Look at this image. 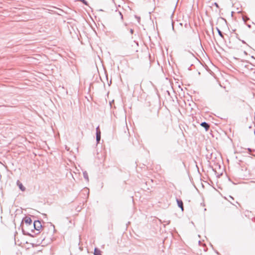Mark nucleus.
Wrapping results in <instances>:
<instances>
[{"label": "nucleus", "mask_w": 255, "mask_h": 255, "mask_svg": "<svg viewBox=\"0 0 255 255\" xmlns=\"http://www.w3.org/2000/svg\"><path fill=\"white\" fill-rule=\"evenodd\" d=\"M32 226H33L35 230L38 232V233H36V234H38L39 233V231L42 228L41 222L39 220L35 221Z\"/></svg>", "instance_id": "f257e3e1"}, {"label": "nucleus", "mask_w": 255, "mask_h": 255, "mask_svg": "<svg viewBox=\"0 0 255 255\" xmlns=\"http://www.w3.org/2000/svg\"><path fill=\"white\" fill-rule=\"evenodd\" d=\"M23 221H24L25 224L28 225V226L32 225V220L30 217H26L23 219Z\"/></svg>", "instance_id": "f03ea898"}, {"label": "nucleus", "mask_w": 255, "mask_h": 255, "mask_svg": "<svg viewBox=\"0 0 255 255\" xmlns=\"http://www.w3.org/2000/svg\"><path fill=\"white\" fill-rule=\"evenodd\" d=\"M176 201L178 204V207L181 208L182 211H183V203L181 200L180 199H176Z\"/></svg>", "instance_id": "7ed1b4c3"}, {"label": "nucleus", "mask_w": 255, "mask_h": 255, "mask_svg": "<svg viewBox=\"0 0 255 255\" xmlns=\"http://www.w3.org/2000/svg\"><path fill=\"white\" fill-rule=\"evenodd\" d=\"M201 126L205 129L206 131L208 130V129L210 128L209 125L208 123H207L206 122H202L201 124Z\"/></svg>", "instance_id": "20e7f679"}, {"label": "nucleus", "mask_w": 255, "mask_h": 255, "mask_svg": "<svg viewBox=\"0 0 255 255\" xmlns=\"http://www.w3.org/2000/svg\"><path fill=\"white\" fill-rule=\"evenodd\" d=\"M17 185L19 187V188L22 191H24L25 188L23 186L22 184L20 183L19 181L17 182Z\"/></svg>", "instance_id": "39448f33"}, {"label": "nucleus", "mask_w": 255, "mask_h": 255, "mask_svg": "<svg viewBox=\"0 0 255 255\" xmlns=\"http://www.w3.org/2000/svg\"><path fill=\"white\" fill-rule=\"evenodd\" d=\"M186 56L188 57L190 59H194L195 58V55L193 53L190 52H188L186 54Z\"/></svg>", "instance_id": "423d86ee"}, {"label": "nucleus", "mask_w": 255, "mask_h": 255, "mask_svg": "<svg viewBox=\"0 0 255 255\" xmlns=\"http://www.w3.org/2000/svg\"><path fill=\"white\" fill-rule=\"evenodd\" d=\"M94 255H102L101 251L97 248H96L94 250Z\"/></svg>", "instance_id": "0eeeda50"}, {"label": "nucleus", "mask_w": 255, "mask_h": 255, "mask_svg": "<svg viewBox=\"0 0 255 255\" xmlns=\"http://www.w3.org/2000/svg\"><path fill=\"white\" fill-rule=\"evenodd\" d=\"M101 140V133H96V141L97 143H99Z\"/></svg>", "instance_id": "6e6552de"}, {"label": "nucleus", "mask_w": 255, "mask_h": 255, "mask_svg": "<svg viewBox=\"0 0 255 255\" xmlns=\"http://www.w3.org/2000/svg\"><path fill=\"white\" fill-rule=\"evenodd\" d=\"M83 176H84V178L87 181H89V178H88V173L87 172L85 171L84 172H83Z\"/></svg>", "instance_id": "1a4fd4ad"}, {"label": "nucleus", "mask_w": 255, "mask_h": 255, "mask_svg": "<svg viewBox=\"0 0 255 255\" xmlns=\"http://www.w3.org/2000/svg\"><path fill=\"white\" fill-rule=\"evenodd\" d=\"M217 30L218 31V34L222 38H223V35L222 34V32H221V31L217 27Z\"/></svg>", "instance_id": "9d476101"}, {"label": "nucleus", "mask_w": 255, "mask_h": 255, "mask_svg": "<svg viewBox=\"0 0 255 255\" xmlns=\"http://www.w3.org/2000/svg\"><path fill=\"white\" fill-rule=\"evenodd\" d=\"M79 0L82 1L85 5H88V2L86 0Z\"/></svg>", "instance_id": "9b49d317"}, {"label": "nucleus", "mask_w": 255, "mask_h": 255, "mask_svg": "<svg viewBox=\"0 0 255 255\" xmlns=\"http://www.w3.org/2000/svg\"><path fill=\"white\" fill-rule=\"evenodd\" d=\"M98 132L99 133H101V131H100V128H99V126H98L96 128V133H98Z\"/></svg>", "instance_id": "f8f14e48"}, {"label": "nucleus", "mask_w": 255, "mask_h": 255, "mask_svg": "<svg viewBox=\"0 0 255 255\" xmlns=\"http://www.w3.org/2000/svg\"><path fill=\"white\" fill-rule=\"evenodd\" d=\"M118 13H119V15H120V16H121V18L122 19H123V14H122V13H121L120 11H119V12H118Z\"/></svg>", "instance_id": "ddd939ff"}, {"label": "nucleus", "mask_w": 255, "mask_h": 255, "mask_svg": "<svg viewBox=\"0 0 255 255\" xmlns=\"http://www.w3.org/2000/svg\"><path fill=\"white\" fill-rule=\"evenodd\" d=\"M248 150L249 152H252V151H255V149H253L252 148H248Z\"/></svg>", "instance_id": "4468645a"}, {"label": "nucleus", "mask_w": 255, "mask_h": 255, "mask_svg": "<svg viewBox=\"0 0 255 255\" xmlns=\"http://www.w3.org/2000/svg\"><path fill=\"white\" fill-rule=\"evenodd\" d=\"M214 4L217 7H219V5L217 2H214Z\"/></svg>", "instance_id": "2eb2a0df"}, {"label": "nucleus", "mask_w": 255, "mask_h": 255, "mask_svg": "<svg viewBox=\"0 0 255 255\" xmlns=\"http://www.w3.org/2000/svg\"><path fill=\"white\" fill-rule=\"evenodd\" d=\"M130 32L131 34H133V30L132 29H130Z\"/></svg>", "instance_id": "dca6fc26"}, {"label": "nucleus", "mask_w": 255, "mask_h": 255, "mask_svg": "<svg viewBox=\"0 0 255 255\" xmlns=\"http://www.w3.org/2000/svg\"><path fill=\"white\" fill-rule=\"evenodd\" d=\"M170 223V221H168L166 222V224H169Z\"/></svg>", "instance_id": "f3484780"}, {"label": "nucleus", "mask_w": 255, "mask_h": 255, "mask_svg": "<svg viewBox=\"0 0 255 255\" xmlns=\"http://www.w3.org/2000/svg\"><path fill=\"white\" fill-rule=\"evenodd\" d=\"M242 42H243V43H246V42H245V41L242 40Z\"/></svg>", "instance_id": "a211bd4d"}, {"label": "nucleus", "mask_w": 255, "mask_h": 255, "mask_svg": "<svg viewBox=\"0 0 255 255\" xmlns=\"http://www.w3.org/2000/svg\"><path fill=\"white\" fill-rule=\"evenodd\" d=\"M243 20H244L245 21H246V20H245V17H243Z\"/></svg>", "instance_id": "6ab92c4d"}, {"label": "nucleus", "mask_w": 255, "mask_h": 255, "mask_svg": "<svg viewBox=\"0 0 255 255\" xmlns=\"http://www.w3.org/2000/svg\"><path fill=\"white\" fill-rule=\"evenodd\" d=\"M248 26L249 27H251V25L249 24V25H248Z\"/></svg>", "instance_id": "aec40b11"}, {"label": "nucleus", "mask_w": 255, "mask_h": 255, "mask_svg": "<svg viewBox=\"0 0 255 255\" xmlns=\"http://www.w3.org/2000/svg\"><path fill=\"white\" fill-rule=\"evenodd\" d=\"M230 198H231L233 200L234 199L232 197H231V196H230Z\"/></svg>", "instance_id": "412c9836"}, {"label": "nucleus", "mask_w": 255, "mask_h": 255, "mask_svg": "<svg viewBox=\"0 0 255 255\" xmlns=\"http://www.w3.org/2000/svg\"><path fill=\"white\" fill-rule=\"evenodd\" d=\"M172 28L174 29V26L173 25H172Z\"/></svg>", "instance_id": "4be33fe9"}]
</instances>
